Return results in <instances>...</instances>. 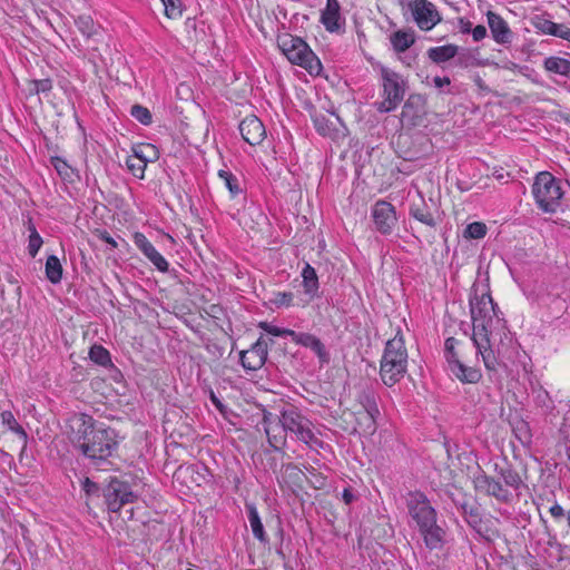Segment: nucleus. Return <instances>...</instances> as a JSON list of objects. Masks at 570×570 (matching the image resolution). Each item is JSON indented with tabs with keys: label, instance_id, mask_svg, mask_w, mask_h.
<instances>
[{
	"label": "nucleus",
	"instance_id": "1",
	"mask_svg": "<svg viewBox=\"0 0 570 570\" xmlns=\"http://www.w3.org/2000/svg\"><path fill=\"white\" fill-rule=\"evenodd\" d=\"M69 439L75 450L89 465L108 470L111 465L110 459L119 448L117 431L85 413L75 414L69 421Z\"/></svg>",
	"mask_w": 570,
	"mask_h": 570
},
{
	"label": "nucleus",
	"instance_id": "2",
	"mask_svg": "<svg viewBox=\"0 0 570 570\" xmlns=\"http://www.w3.org/2000/svg\"><path fill=\"white\" fill-rule=\"evenodd\" d=\"M495 476L487 474L481 468L473 474V487L478 493L495 499L501 504H511L528 490V470L519 472L509 462L494 463Z\"/></svg>",
	"mask_w": 570,
	"mask_h": 570
},
{
	"label": "nucleus",
	"instance_id": "3",
	"mask_svg": "<svg viewBox=\"0 0 570 570\" xmlns=\"http://www.w3.org/2000/svg\"><path fill=\"white\" fill-rule=\"evenodd\" d=\"M470 313L473 332L471 340L476 354L482 356L485 368L489 372L497 371L498 357L491 346L490 335L494 317H498V305L493 302L490 293H476L470 297Z\"/></svg>",
	"mask_w": 570,
	"mask_h": 570
},
{
	"label": "nucleus",
	"instance_id": "4",
	"mask_svg": "<svg viewBox=\"0 0 570 570\" xmlns=\"http://www.w3.org/2000/svg\"><path fill=\"white\" fill-rule=\"evenodd\" d=\"M406 505L409 514L415 521L423 541L430 550L442 547L445 531L436 523L438 513L428 497L421 491L410 492Z\"/></svg>",
	"mask_w": 570,
	"mask_h": 570
},
{
	"label": "nucleus",
	"instance_id": "5",
	"mask_svg": "<svg viewBox=\"0 0 570 570\" xmlns=\"http://www.w3.org/2000/svg\"><path fill=\"white\" fill-rule=\"evenodd\" d=\"M409 353L404 335L399 327L395 335L387 340L380 361V377L384 385L392 387L407 373Z\"/></svg>",
	"mask_w": 570,
	"mask_h": 570
},
{
	"label": "nucleus",
	"instance_id": "6",
	"mask_svg": "<svg viewBox=\"0 0 570 570\" xmlns=\"http://www.w3.org/2000/svg\"><path fill=\"white\" fill-rule=\"evenodd\" d=\"M380 97L382 100L375 101L374 107L380 114H389L401 105L409 89L407 79L395 70L380 67Z\"/></svg>",
	"mask_w": 570,
	"mask_h": 570
},
{
	"label": "nucleus",
	"instance_id": "7",
	"mask_svg": "<svg viewBox=\"0 0 570 570\" xmlns=\"http://www.w3.org/2000/svg\"><path fill=\"white\" fill-rule=\"evenodd\" d=\"M562 183L549 171H540L532 184V195L538 208L547 214L557 213L564 195Z\"/></svg>",
	"mask_w": 570,
	"mask_h": 570
},
{
	"label": "nucleus",
	"instance_id": "8",
	"mask_svg": "<svg viewBox=\"0 0 570 570\" xmlns=\"http://www.w3.org/2000/svg\"><path fill=\"white\" fill-rule=\"evenodd\" d=\"M278 47L292 63L306 69L311 75L321 73V60L302 38L284 35L278 37Z\"/></svg>",
	"mask_w": 570,
	"mask_h": 570
},
{
	"label": "nucleus",
	"instance_id": "9",
	"mask_svg": "<svg viewBox=\"0 0 570 570\" xmlns=\"http://www.w3.org/2000/svg\"><path fill=\"white\" fill-rule=\"evenodd\" d=\"M399 3L403 17L412 19L421 30L429 31L441 21L436 7L428 0H399Z\"/></svg>",
	"mask_w": 570,
	"mask_h": 570
},
{
	"label": "nucleus",
	"instance_id": "10",
	"mask_svg": "<svg viewBox=\"0 0 570 570\" xmlns=\"http://www.w3.org/2000/svg\"><path fill=\"white\" fill-rule=\"evenodd\" d=\"M104 502L110 512H119L122 507L138 500V494L131 485L117 476H110L101 489Z\"/></svg>",
	"mask_w": 570,
	"mask_h": 570
},
{
	"label": "nucleus",
	"instance_id": "11",
	"mask_svg": "<svg viewBox=\"0 0 570 570\" xmlns=\"http://www.w3.org/2000/svg\"><path fill=\"white\" fill-rule=\"evenodd\" d=\"M279 423L285 436L287 433H292L305 444H309L315 439L312 422L295 406H289L281 412Z\"/></svg>",
	"mask_w": 570,
	"mask_h": 570
},
{
	"label": "nucleus",
	"instance_id": "12",
	"mask_svg": "<svg viewBox=\"0 0 570 570\" xmlns=\"http://www.w3.org/2000/svg\"><path fill=\"white\" fill-rule=\"evenodd\" d=\"M409 215L431 228L436 227L440 222L438 203L433 198L426 200L420 191L417 198L413 199L410 205Z\"/></svg>",
	"mask_w": 570,
	"mask_h": 570
},
{
	"label": "nucleus",
	"instance_id": "13",
	"mask_svg": "<svg viewBox=\"0 0 570 570\" xmlns=\"http://www.w3.org/2000/svg\"><path fill=\"white\" fill-rule=\"evenodd\" d=\"M372 217L376 230L383 235L391 234L397 222L395 207L385 200H377L374 204Z\"/></svg>",
	"mask_w": 570,
	"mask_h": 570
},
{
	"label": "nucleus",
	"instance_id": "14",
	"mask_svg": "<svg viewBox=\"0 0 570 570\" xmlns=\"http://www.w3.org/2000/svg\"><path fill=\"white\" fill-rule=\"evenodd\" d=\"M268 356V343L261 336L252 346L242 351L239 361L246 371H257L264 366Z\"/></svg>",
	"mask_w": 570,
	"mask_h": 570
},
{
	"label": "nucleus",
	"instance_id": "15",
	"mask_svg": "<svg viewBox=\"0 0 570 570\" xmlns=\"http://www.w3.org/2000/svg\"><path fill=\"white\" fill-rule=\"evenodd\" d=\"M377 400L379 395L372 387L362 389L357 394V402L364 409L368 420L365 433L370 435L375 433L377 429V419L381 416Z\"/></svg>",
	"mask_w": 570,
	"mask_h": 570
},
{
	"label": "nucleus",
	"instance_id": "16",
	"mask_svg": "<svg viewBox=\"0 0 570 570\" xmlns=\"http://www.w3.org/2000/svg\"><path fill=\"white\" fill-rule=\"evenodd\" d=\"M451 500L463 515L465 522L479 534L483 535L485 529L479 507L472 504L465 494H451Z\"/></svg>",
	"mask_w": 570,
	"mask_h": 570
},
{
	"label": "nucleus",
	"instance_id": "17",
	"mask_svg": "<svg viewBox=\"0 0 570 570\" xmlns=\"http://www.w3.org/2000/svg\"><path fill=\"white\" fill-rule=\"evenodd\" d=\"M485 16L491 37L494 42L509 47L514 38V33L509 27V23L494 11L489 10Z\"/></svg>",
	"mask_w": 570,
	"mask_h": 570
},
{
	"label": "nucleus",
	"instance_id": "18",
	"mask_svg": "<svg viewBox=\"0 0 570 570\" xmlns=\"http://www.w3.org/2000/svg\"><path fill=\"white\" fill-rule=\"evenodd\" d=\"M262 424L269 445L276 451L282 450L286 443V439L283 434V431L281 430L279 416H276L272 412L264 410Z\"/></svg>",
	"mask_w": 570,
	"mask_h": 570
},
{
	"label": "nucleus",
	"instance_id": "19",
	"mask_svg": "<svg viewBox=\"0 0 570 570\" xmlns=\"http://www.w3.org/2000/svg\"><path fill=\"white\" fill-rule=\"evenodd\" d=\"M238 128L243 139L250 146L259 145L266 137L265 127L255 115L245 117Z\"/></svg>",
	"mask_w": 570,
	"mask_h": 570
},
{
	"label": "nucleus",
	"instance_id": "20",
	"mask_svg": "<svg viewBox=\"0 0 570 570\" xmlns=\"http://www.w3.org/2000/svg\"><path fill=\"white\" fill-rule=\"evenodd\" d=\"M134 243L137 248L149 259V262L161 273L168 272L169 264L166 258L156 249L142 233L134 235Z\"/></svg>",
	"mask_w": 570,
	"mask_h": 570
},
{
	"label": "nucleus",
	"instance_id": "21",
	"mask_svg": "<svg viewBox=\"0 0 570 570\" xmlns=\"http://www.w3.org/2000/svg\"><path fill=\"white\" fill-rule=\"evenodd\" d=\"M341 6L338 0H326V7L322 10L321 22L330 32H336L344 24V19L341 17Z\"/></svg>",
	"mask_w": 570,
	"mask_h": 570
},
{
	"label": "nucleus",
	"instance_id": "22",
	"mask_svg": "<svg viewBox=\"0 0 570 570\" xmlns=\"http://www.w3.org/2000/svg\"><path fill=\"white\" fill-rule=\"evenodd\" d=\"M75 24L87 41L99 42L102 38V29L91 16L80 14L75 18Z\"/></svg>",
	"mask_w": 570,
	"mask_h": 570
},
{
	"label": "nucleus",
	"instance_id": "23",
	"mask_svg": "<svg viewBox=\"0 0 570 570\" xmlns=\"http://www.w3.org/2000/svg\"><path fill=\"white\" fill-rule=\"evenodd\" d=\"M449 371L463 384H476L482 377L479 368L466 366L461 361H455L454 364L450 365Z\"/></svg>",
	"mask_w": 570,
	"mask_h": 570
},
{
	"label": "nucleus",
	"instance_id": "24",
	"mask_svg": "<svg viewBox=\"0 0 570 570\" xmlns=\"http://www.w3.org/2000/svg\"><path fill=\"white\" fill-rule=\"evenodd\" d=\"M301 276L303 278L302 286L304 294L313 299L318 294L320 283L315 268L306 263L302 269Z\"/></svg>",
	"mask_w": 570,
	"mask_h": 570
},
{
	"label": "nucleus",
	"instance_id": "25",
	"mask_svg": "<svg viewBox=\"0 0 570 570\" xmlns=\"http://www.w3.org/2000/svg\"><path fill=\"white\" fill-rule=\"evenodd\" d=\"M425 100L421 95H411L403 105L401 117L410 121L420 118L424 112Z\"/></svg>",
	"mask_w": 570,
	"mask_h": 570
},
{
	"label": "nucleus",
	"instance_id": "26",
	"mask_svg": "<svg viewBox=\"0 0 570 570\" xmlns=\"http://www.w3.org/2000/svg\"><path fill=\"white\" fill-rule=\"evenodd\" d=\"M247 517L249 521V525L253 532V535L262 543H266L268 541V537L264 530V525L262 523L258 511L254 504H246Z\"/></svg>",
	"mask_w": 570,
	"mask_h": 570
},
{
	"label": "nucleus",
	"instance_id": "27",
	"mask_svg": "<svg viewBox=\"0 0 570 570\" xmlns=\"http://www.w3.org/2000/svg\"><path fill=\"white\" fill-rule=\"evenodd\" d=\"M459 52L456 45H444L439 47H432L428 50V57L435 63H444L454 58Z\"/></svg>",
	"mask_w": 570,
	"mask_h": 570
},
{
	"label": "nucleus",
	"instance_id": "28",
	"mask_svg": "<svg viewBox=\"0 0 570 570\" xmlns=\"http://www.w3.org/2000/svg\"><path fill=\"white\" fill-rule=\"evenodd\" d=\"M47 279L52 284H59L62 279L63 268L56 255H49L45 265Z\"/></svg>",
	"mask_w": 570,
	"mask_h": 570
},
{
	"label": "nucleus",
	"instance_id": "29",
	"mask_svg": "<svg viewBox=\"0 0 570 570\" xmlns=\"http://www.w3.org/2000/svg\"><path fill=\"white\" fill-rule=\"evenodd\" d=\"M391 43L396 52H404L415 41L413 32L399 30L391 35Z\"/></svg>",
	"mask_w": 570,
	"mask_h": 570
},
{
	"label": "nucleus",
	"instance_id": "30",
	"mask_svg": "<svg viewBox=\"0 0 570 570\" xmlns=\"http://www.w3.org/2000/svg\"><path fill=\"white\" fill-rule=\"evenodd\" d=\"M547 71L561 76H570V60L561 57H548L543 61Z\"/></svg>",
	"mask_w": 570,
	"mask_h": 570
},
{
	"label": "nucleus",
	"instance_id": "31",
	"mask_svg": "<svg viewBox=\"0 0 570 570\" xmlns=\"http://www.w3.org/2000/svg\"><path fill=\"white\" fill-rule=\"evenodd\" d=\"M218 177L224 181L225 187L229 191L230 198H236L244 193L239 179L232 171L219 169Z\"/></svg>",
	"mask_w": 570,
	"mask_h": 570
},
{
	"label": "nucleus",
	"instance_id": "32",
	"mask_svg": "<svg viewBox=\"0 0 570 570\" xmlns=\"http://www.w3.org/2000/svg\"><path fill=\"white\" fill-rule=\"evenodd\" d=\"M27 228L29 232V239H28V246H27L28 254L30 255V257L35 258L37 256V254L39 253V250L43 244V240H42V237L40 236V234L38 233L31 218H29L27 222Z\"/></svg>",
	"mask_w": 570,
	"mask_h": 570
},
{
	"label": "nucleus",
	"instance_id": "33",
	"mask_svg": "<svg viewBox=\"0 0 570 570\" xmlns=\"http://www.w3.org/2000/svg\"><path fill=\"white\" fill-rule=\"evenodd\" d=\"M89 358L102 367H114L109 351L102 345L95 344L89 350Z\"/></svg>",
	"mask_w": 570,
	"mask_h": 570
},
{
	"label": "nucleus",
	"instance_id": "34",
	"mask_svg": "<svg viewBox=\"0 0 570 570\" xmlns=\"http://www.w3.org/2000/svg\"><path fill=\"white\" fill-rule=\"evenodd\" d=\"M0 419L3 425L10 431L16 433L23 442V446L27 444L28 434L24 429L17 422L14 415L10 411H3L0 413Z\"/></svg>",
	"mask_w": 570,
	"mask_h": 570
},
{
	"label": "nucleus",
	"instance_id": "35",
	"mask_svg": "<svg viewBox=\"0 0 570 570\" xmlns=\"http://www.w3.org/2000/svg\"><path fill=\"white\" fill-rule=\"evenodd\" d=\"M532 393L535 406L540 407L544 414H549L554 410V402L544 389L541 386L533 389Z\"/></svg>",
	"mask_w": 570,
	"mask_h": 570
},
{
	"label": "nucleus",
	"instance_id": "36",
	"mask_svg": "<svg viewBox=\"0 0 570 570\" xmlns=\"http://www.w3.org/2000/svg\"><path fill=\"white\" fill-rule=\"evenodd\" d=\"M130 156L135 157V159L137 160H141V164H144L145 166H147L149 161L158 157L155 146L151 144L134 146L132 155Z\"/></svg>",
	"mask_w": 570,
	"mask_h": 570
},
{
	"label": "nucleus",
	"instance_id": "37",
	"mask_svg": "<svg viewBox=\"0 0 570 570\" xmlns=\"http://www.w3.org/2000/svg\"><path fill=\"white\" fill-rule=\"evenodd\" d=\"M312 120H313V124H314V127L316 129V131L321 135V136H330L331 132H332V124L330 121V119L322 112H314L312 115Z\"/></svg>",
	"mask_w": 570,
	"mask_h": 570
},
{
	"label": "nucleus",
	"instance_id": "38",
	"mask_svg": "<svg viewBox=\"0 0 570 570\" xmlns=\"http://www.w3.org/2000/svg\"><path fill=\"white\" fill-rule=\"evenodd\" d=\"M130 116L144 126H149L153 122V115L150 110L147 107L139 104L131 106Z\"/></svg>",
	"mask_w": 570,
	"mask_h": 570
},
{
	"label": "nucleus",
	"instance_id": "39",
	"mask_svg": "<svg viewBox=\"0 0 570 570\" xmlns=\"http://www.w3.org/2000/svg\"><path fill=\"white\" fill-rule=\"evenodd\" d=\"M532 26L543 35L553 36L557 32V23L542 16H535Z\"/></svg>",
	"mask_w": 570,
	"mask_h": 570
},
{
	"label": "nucleus",
	"instance_id": "40",
	"mask_svg": "<svg viewBox=\"0 0 570 570\" xmlns=\"http://www.w3.org/2000/svg\"><path fill=\"white\" fill-rule=\"evenodd\" d=\"M28 89L30 95H46L52 90V80L50 78L31 80L29 81Z\"/></svg>",
	"mask_w": 570,
	"mask_h": 570
},
{
	"label": "nucleus",
	"instance_id": "41",
	"mask_svg": "<svg viewBox=\"0 0 570 570\" xmlns=\"http://www.w3.org/2000/svg\"><path fill=\"white\" fill-rule=\"evenodd\" d=\"M308 476L307 481L314 489H323L326 485V476L318 472L314 466H305Z\"/></svg>",
	"mask_w": 570,
	"mask_h": 570
},
{
	"label": "nucleus",
	"instance_id": "42",
	"mask_svg": "<svg viewBox=\"0 0 570 570\" xmlns=\"http://www.w3.org/2000/svg\"><path fill=\"white\" fill-rule=\"evenodd\" d=\"M487 234V226L485 224L481 223V222H473L471 224H469L464 232H463V236L465 238H472V239H480V238H483Z\"/></svg>",
	"mask_w": 570,
	"mask_h": 570
},
{
	"label": "nucleus",
	"instance_id": "43",
	"mask_svg": "<svg viewBox=\"0 0 570 570\" xmlns=\"http://www.w3.org/2000/svg\"><path fill=\"white\" fill-rule=\"evenodd\" d=\"M294 294L292 292H274L269 303L279 307H289L293 305Z\"/></svg>",
	"mask_w": 570,
	"mask_h": 570
},
{
	"label": "nucleus",
	"instance_id": "44",
	"mask_svg": "<svg viewBox=\"0 0 570 570\" xmlns=\"http://www.w3.org/2000/svg\"><path fill=\"white\" fill-rule=\"evenodd\" d=\"M165 14L169 19H178L183 14V1L181 0H161Z\"/></svg>",
	"mask_w": 570,
	"mask_h": 570
},
{
	"label": "nucleus",
	"instance_id": "45",
	"mask_svg": "<svg viewBox=\"0 0 570 570\" xmlns=\"http://www.w3.org/2000/svg\"><path fill=\"white\" fill-rule=\"evenodd\" d=\"M258 327L262 328L267 334H271V335L277 336V337L289 336L292 338V335H293V330L285 328V327H279V326H276V325H274V324H272L269 322H261L258 324Z\"/></svg>",
	"mask_w": 570,
	"mask_h": 570
},
{
	"label": "nucleus",
	"instance_id": "46",
	"mask_svg": "<svg viewBox=\"0 0 570 570\" xmlns=\"http://www.w3.org/2000/svg\"><path fill=\"white\" fill-rule=\"evenodd\" d=\"M459 341L454 337H448L444 342V357L448 362V366L454 364L455 361H460L459 354L455 351Z\"/></svg>",
	"mask_w": 570,
	"mask_h": 570
},
{
	"label": "nucleus",
	"instance_id": "47",
	"mask_svg": "<svg viewBox=\"0 0 570 570\" xmlns=\"http://www.w3.org/2000/svg\"><path fill=\"white\" fill-rule=\"evenodd\" d=\"M515 438L521 442L522 445H530L532 442V434L529 428V424L524 421H521L514 428Z\"/></svg>",
	"mask_w": 570,
	"mask_h": 570
},
{
	"label": "nucleus",
	"instance_id": "48",
	"mask_svg": "<svg viewBox=\"0 0 570 570\" xmlns=\"http://www.w3.org/2000/svg\"><path fill=\"white\" fill-rule=\"evenodd\" d=\"M141 160L135 159V157L128 156L126 159V166L128 170L138 179H144L146 167L141 164Z\"/></svg>",
	"mask_w": 570,
	"mask_h": 570
},
{
	"label": "nucleus",
	"instance_id": "49",
	"mask_svg": "<svg viewBox=\"0 0 570 570\" xmlns=\"http://www.w3.org/2000/svg\"><path fill=\"white\" fill-rule=\"evenodd\" d=\"M283 468L285 475L295 484H299L305 476L304 472L293 463H287Z\"/></svg>",
	"mask_w": 570,
	"mask_h": 570
},
{
	"label": "nucleus",
	"instance_id": "50",
	"mask_svg": "<svg viewBox=\"0 0 570 570\" xmlns=\"http://www.w3.org/2000/svg\"><path fill=\"white\" fill-rule=\"evenodd\" d=\"M308 348H311L316 354L322 363H327L330 361V354L318 337L315 336Z\"/></svg>",
	"mask_w": 570,
	"mask_h": 570
},
{
	"label": "nucleus",
	"instance_id": "51",
	"mask_svg": "<svg viewBox=\"0 0 570 570\" xmlns=\"http://www.w3.org/2000/svg\"><path fill=\"white\" fill-rule=\"evenodd\" d=\"M308 348H311L316 354L322 363H327L330 361V354L318 337L315 336Z\"/></svg>",
	"mask_w": 570,
	"mask_h": 570
},
{
	"label": "nucleus",
	"instance_id": "52",
	"mask_svg": "<svg viewBox=\"0 0 570 570\" xmlns=\"http://www.w3.org/2000/svg\"><path fill=\"white\" fill-rule=\"evenodd\" d=\"M83 56L95 67H97L100 62H104V58L98 46L88 45L86 51L83 52Z\"/></svg>",
	"mask_w": 570,
	"mask_h": 570
},
{
	"label": "nucleus",
	"instance_id": "53",
	"mask_svg": "<svg viewBox=\"0 0 570 570\" xmlns=\"http://www.w3.org/2000/svg\"><path fill=\"white\" fill-rule=\"evenodd\" d=\"M209 400L225 419H228L229 414L233 413V411L222 402L214 391L209 392Z\"/></svg>",
	"mask_w": 570,
	"mask_h": 570
},
{
	"label": "nucleus",
	"instance_id": "54",
	"mask_svg": "<svg viewBox=\"0 0 570 570\" xmlns=\"http://www.w3.org/2000/svg\"><path fill=\"white\" fill-rule=\"evenodd\" d=\"M315 338V335L309 333H297L293 331L292 341L296 343L297 345L309 347L312 341Z\"/></svg>",
	"mask_w": 570,
	"mask_h": 570
},
{
	"label": "nucleus",
	"instance_id": "55",
	"mask_svg": "<svg viewBox=\"0 0 570 570\" xmlns=\"http://www.w3.org/2000/svg\"><path fill=\"white\" fill-rule=\"evenodd\" d=\"M81 488L88 495H99L102 489L98 483L91 481L89 478H86L81 482Z\"/></svg>",
	"mask_w": 570,
	"mask_h": 570
},
{
	"label": "nucleus",
	"instance_id": "56",
	"mask_svg": "<svg viewBox=\"0 0 570 570\" xmlns=\"http://www.w3.org/2000/svg\"><path fill=\"white\" fill-rule=\"evenodd\" d=\"M53 166L56 168V170L58 171V174L63 178V179H67V178H70V171H71V168L70 166L66 163V160L57 157L53 159Z\"/></svg>",
	"mask_w": 570,
	"mask_h": 570
},
{
	"label": "nucleus",
	"instance_id": "57",
	"mask_svg": "<svg viewBox=\"0 0 570 570\" xmlns=\"http://www.w3.org/2000/svg\"><path fill=\"white\" fill-rule=\"evenodd\" d=\"M433 83H434V87L440 90V92L451 94V90L449 88L451 85V80L449 77L436 76L433 78Z\"/></svg>",
	"mask_w": 570,
	"mask_h": 570
},
{
	"label": "nucleus",
	"instance_id": "58",
	"mask_svg": "<svg viewBox=\"0 0 570 570\" xmlns=\"http://www.w3.org/2000/svg\"><path fill=\"white\" fill-rule=\"evenodd\" d=\"M549 512L556 521H560L567 517V512H564L563 508L557 502L550 507Z\"/></svg>",
	"mask_w": 570,
	"mask_h": 570
},
{
	"label": "nucleus",
	"instance_id": "59",
	"mask_svg": "<svg viewBox=\"0 0 570 570\" xmlns=\"http://www.w3.org/2000/svg\"><path fill=\"white\" fill-rule=\"evenodd\" d=\"M471 35L473 40L479 42L487 37V28L483 24H478L476 27L472 28Z\"/></svg>",
	"mask_w": 570,
	"mask_h": 570
},
{
	"label": "nucleus",
	"instance_id": "60",
	"mask_svg": "<svg viewBox=\"0 0 570 570\" xmlns=\"http://www.w3.org/2000/svg\"><path fill=\"white\" fill-rule=\"evenodd\" d=\"M553 37H558L570 42V28L564 24L557 23V32L553 33Z\"/></svg>",
	"mask_w": 570,
	"mask_h": 570
},
{
	"label": "nucleus",
	"instance_id": "61",
	"mask_svg": "<svg viewBox=\"0 0 570 570\" xmlns=\"http://www.w3.org/2000/svg\"><path fill=\"white\" fill-rule=\"evenodd\" d=\"M459 26H460V31L464 35L466 33H471L472 31V23L464 19V18H460L459 19Z\"/></svg>",
	"mask_w": 570,
	"mask_h": 570
},
{
	"label": "nucleus",
	"instance_id": "62",
	"mask_svg": "<svg viewBox=\"0 0 570 570\" xmlns=\"http://www.w3.org/2000/svg\"><path fill=\"white\" fill-rule=\"evenodd\" d=\"M342 499L346 504H351L354 501L355 495L350 488H345L342 492Z\"/></svg>",
	"mask_w": 570,
	"mask_h": 570
},
{
	"label": "nucleus",
	"instance_id": "63",
	"mask_svg": "<svg viewBox=\"0 0 570 570\" xmlns=\"http://www.w3.org/2000/svg\"><path fill=\"white\" fill-rule=\"evenodd\" d=\"M100 238L112 248L117 247V242L110 236L108 232H104Z\"/></svg>",
	"mask_w": 570,
	"mask_h": 570
},
{
	"label": "nucleus",
	"instance_id": "64",
	"mask_svg": "<svg viewBox=\"0 0 570 570\" xmlns=\"http://www.w3.org/2000/svg\"><path fill=\"white\" fill-rule=\"evenodd\" d=\"M474 83L478 86V88L480 90L487 91V92L490 91L489 87L487 86V83L484 82V80L480 76H475Z\"/></svg>",
	"mask_w": 570,
	"mask_h": 570
}]
</instances>
